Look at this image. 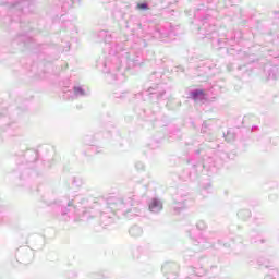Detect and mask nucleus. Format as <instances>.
Instances as JSON below:
<instances>
[{
  "instance_id": "nucleus-1",
  "label": "nucleus",
  "mask_w": 279,
  "mask_h": 279,
  "mask_svg": "<svg viewBox=\"0 0 279 279\" xmlns=\"http://www.w3.org/2000/svg\"><path fill=\"white\" fill-rule=\"evenodd\" d=\"M163 208V205L161 203V201L157 199V198H153L150 201V204H149V210L154 214H158L162 210Z\"/></svg>"
},
{
  "instance_id": "nucleus-2",
  "label": "nucleus",
  "mask_w": 279,
  "mask_h": 279,
  "mask_svg": "<svg viewBox=\"0 0 279 279\" xmlns=\"http://www.w3.org/2000/svg\"><path fill=\"white\" fill-rule=\"evenodd\" d=\"M194 101L204 100L206 93L204 89H196L190 94Z\"/></svg>"
},
{
  "instance_id": "nucleus-3",
  "label": "nucleus",
  "mask_w": 279,
  "mask_h": 279,
  "mask_svg": "<svg viewBox=\"0 0 279 279\" xmlns=\"http://www.w3.org/2000/svg\"><path fill=\"white\" fill-rule=\"evenodd\" d=\"M137 9L138 10H148V5L146 3H138Z\"/></svg>"
},
{
  "instance_id": "nucleus-4",
  "label": "nucleus",
  "mask_w": 279,
  "mask_h": 279,
  "mask_svg": "<svg viewBox=\"0 0 279 279\" xmlns=\"http://www.w3.org/2000/svg\"><path fill=\"white\" fill-rule=\"evenodd\" d=\"M74 90H75V93H82V89H80V88H75Z\"/></svg>"
}]
</instances>
